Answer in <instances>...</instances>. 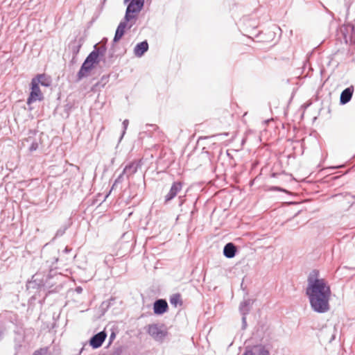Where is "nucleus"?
<instances>
[{
  "instance_id": "nucleus-10",
  "label": "nucleus",
  "mask_w": 355,
  "mask_h": 355,
  "mask_svg": "<svg viewBox=\"0 0 355 355\" xmlns=\"http://www.w3.org/2000/svg\"><path fill=\"white\" fill-rule=\"evenodd\" d=\"M128 21L124 19L123 21H121L116 30L115 35L113 40L114 42L119 41L125 33V30L128 26Z\"/></svg>"
},
{
  "instance_id": "nucleus-22",
  "label": "nucleus",
  "mask_w": 355,
  "mask_h": 355,
  "mask_svg": "<svg viewBox=\"0 0 355 355\" xmlns=\"http://www.w3.org/2000/svg\"><path fill=\"white\" fill-rule=\"evenodd\" d=\"M128 124H129V121L128 119H125L123 121V132H122V135H121V139H122V137L124 136L125 133V131L128 128Z\"/></svg>"
},
{
  "instance_id": "nucleus-26",
  "label": "nucleus",
  "mask_w": 355,
  "mask_h": 355,
  "mask_svg": "<svg viewBox=\"0 0 355 355\" xmlns=\"http://www.w3.org/2000/svg\"><path fill=\"white\" fill-rule=\"evenodd\" d=\"M107 80H108V76H104L101 78V82H103V86L107 82Z\"/></svg>"
},
{
  "instance_id": "nucleus-19",
  "label": "nucleus",
  "mask_w": 355,
  "mask_h": 355,
  "mask_svg": "<svg viewBox=\"0 0 355 355\" xmlns=\"http://www.w3.org/2000/svg\"><path fill=\"white\" fill-rule=\"evenodd\" d=\"M124 175L125 173H123V171H122V173L119 175V177L115 180L113 185H112V189L114 187H116L118 184H121V182H123V180H124Z\"/></svg>"
},
{
  "instance_id": "nucleus-24",
  "label": "nucleus",
  "mask_w": 355,
  "mask_h": 355,
  "mask_svg": "<svg viewBox=\"0 0 355 355\" xmlns=\"http://www.w3.org/2000/svg\"><path fill=\"white\" fill-rule=\"evenodd\" d=\"M66 229H67V227H63V228L59 229L56 232L55 237H58V236H62L64 234Z\"/></svg>"
},
{
  "instance_id": "nucleus-30",
  "label": "nucleus",
  "mask_w": 355,
  "mask_h": 355,
  "mask_svg": "<svg viewBox=\"0 0 355 355\" xmlns=\"http://www.w3.org/2000/svg\"><path fill=\"white\" fill-rule=\"evenodd\" d=\"M132 26V24H131L129 25L128 28H130Z\"/></svg>"
},
{
  "instance_id": "nucleus-4",
  "label": "nucleus",
  "mask_w": 355,
  "mask_h": 355,
  "mask_svg": "<svg viewBox=\"0 0 355 355\" xmlns=\"http://www.w3.org/2000/svg\"><path fill=\"white\" fill-rule=\"evenodd\" d=\"M43 98L39 85H37L36 80H31V92L27 99V104L31 105L33 102L42 100Z\"/></svg>"
},
{
  "instance_id": "nucleus-20",
  "label": "nucleus",
  "mask_w": 355,
  "mask_h": 355,
  "mask_svg": "<svg viewBox=\"0 0 355 355\" xmlns=\"http://www.w3.org/2000/svg\"><path fill=\"white\" fill-rule=\"evenodd\" d=\"M38 146H39V143L37 141L35 140V141H32V143L29 147L30 152L35 151L38 148Z\"/></svg>"
},
{
  "instance_id": "nucleus-17",
  "label": "nucleus",
  "mask_w": 355,
  "mask_h": 355,
  "mask_svg": "<svg viewBox=\"0 0 355 355\" xmlns=\"http://www.w3.org/2000/svg\"><path fill=\"white\" fill-rule=\"evenodd\" d=\"M169 301L170 303L175 306H176L178 304H182L181 296L178 293L173 294V295H171Z\"/></svg>"
},
{
  "instance_id": "nucleus-23",
  "label": "nucleus",
  "mask_w": 355,
  "mask_h": 355,
  "mask_svg": "<svg viewBox=\"0 0 355 355\" xmlns=\"http://www.w3.org/2000/svg\"><path fill=\"white\" fill-rule=\"evenodd\" d=\"M47 348H41L34 352L33 355H46Z\"/></svg>"
},
{
  "instance_id": "nucleus-18",
  "label": "nucleus",
  "mask_w": 355,
  "mask_h": 355,
  "mask_svg": "<svg viewBox=\"0 0 355 355\" xmlns=\"http://www.w3.org/2000/svg\"><path fill=\"white\" fill-rule=\"evenodd\" d=\"M130 1V3H132L134 6H137L139 10H142L144 4V0H124V3Z\"/></svg>"
},
{
  "instance_id": "nucleus-9",
  "label": "nucleus",
  "mask_w": 355,
  "mask_h": 355,
  "mask_svg": "<svg viewBox=\"0 0 355 355\" xmlns=\"http://www.w3.org/2000/svg\"><path fill=\"white\" fill-rule=\"evenodd\" d=\"M243 355H269V352L263 345H255Z\"/></svg>"
},
{
  "instance_id": "nucleus-11",
  "label": "nucleus",
  "mask_w": 355,
  "mask_h": 355,
  "mask_svg": "<svg viewBox=\"0 0 355 355\" xmlns=\"http://www.w3.org/2000/svg\"><path fill=\"white\" fill-rule=\"evenodd\" d=\"M141 10H139L137 6H134L132 3H129L126 8V12L125 15V21H130L132 19L135 18V15L134 13H139Z\"/></svg>"
},
{
  "instance_id": "nucleus-3",
  "label": "nucleus",
  "mask_w": 355,
  "mask_h": 355,
  "mask_svg": "<svg viewBox=\"0 0 355 355\" xmlns=\"http://www.w3.org/2000/svg\"><path fill=\"white\" fill-rule=\"evenodd\" d=\"M148 333L157 341H162L166 336V331L161 329L157 324H151L148 326Z\"/></svg>"
},
{
  "instance_id": "nucleus-2",
  "label": "nucleus",
  "mask_w": 355,
  "mask_h": 355,
  "mask_svg": "<svg viewBox=\"0 0 355 355\" xmlns=\"http://www.w3.org/2000/svg\"><path fill=\"white\" fill-rule=\"evenodd\" d=\"M105 51V46H102L97 48L96 45L94 46V51L87 55L78 72L76 81H80L89 76L91 71L95 67V65L98 64L99 56H103Z\"/></svg>"
},
{
  "instance_id": "nucleus-21",
  "label": "nucleus",
  "mask_w": 355,
  "mask_h": 355,
  "mask_svg": "<svg viewBox=\"0 0 355 355\" xmlns=\"http://www.w3.org/2000/svg\"><path fill=\"white\" fill-rule=\"evenodd\" d=\"M146 131L150 132V131H155L158 130V126L153 124H146Z\"/></svg>"
},
{
  "instance_id": "nucleus-29",
  "label": "nucleus",
  "mask_w": 355,
  "mask_h": 355,
  "mask_svg": "<svg viewBox=\"0 0 355 355\" xmlns=\"http://www.w3.org/2000/svg\"><path fill=\"white\" fill-rule=\"evenodd\" d=\"M76 291L78 293H82V291H83V288H82L81 287L78 286V287H77V288H76Z\"/></svg>"
},
{
  "instance_id": "nucleus-16",
  "label": "nucleus",
  "mask_w": 355,
  "mask_h": 355,
  "mask_svg": "<svg viewBox=\"0 0 355 355\" xmlns=\"http://www.w3.org/2000/svg\"><path fill=\"white\" fill-rule=\"evenodd\" d=\"M37 85H39L40 83L42 85L45 87H49L51 85V80L49 77H47L44 74H39L36 77L33 78L32 80H35Z\"/></svg>"
},
{
  "instance_id": "nucleus-25",
  "label": "nucleus",
  "mask_w": 355,
  "mask_h": 355,
  "mask_svg": "<svg viewBox=\"0 0 355 355\" xmlns=\"http://www.w3.org/2000/svg\"><path fill=\"white\" fill-rule=\"evenodd\" d=\"M242 324H243V329H245L247 326V322H246V315H242Z\"/></svg>"
},
{
  "instance_id": "nucleus-27",
  "label": "nucleus",
  "mask_w": 355,
  "mask_h": 355,
  "mask_svg": "<svg viewBox=\"0 0 355 355\" xmlns=\"http://www.w3.org/2000/svg\"><path fill=\"white\" fill-rule=\"evenodd\" d=\"M115 338V334L112 333L110 336V343H111Z\"/></svg>"
},
{
  "instance_id": "nucleus-5",
  "label": "nucleus",
  "mask_w": 355,
  "mask_h": 355,
  "mask_svg": "<svg viewBox=\"0 0 355 355\" xmlns=\"http://www.w3.org/2000/svg\"><path fill=\"white\" fill-rule=\"evenodd\" d=\"M141 166V160H134L125 166L123 171L127 179L137 173Z\"/></svg>"
},
{
  "instance_id": "nucleus-7",
  "label": "nucleus",
  "mask_w": 355,
  "mask_h": 355,
  "mask_svg": "<svg viewBox=\"0 0 355 355\" xmlns=\"http://www.w3.org/2000/svg\"><path fill=\"white\" fill-rule=\"evenodd\" d=\"M106 336H107V334L103 331L95 334L90 339V341H89L90 345L94 349L100 347L102 345L104 340H105Z\"/></svg>"
},
{
  "instance_id": "nucleus-13",
  "label": "nucleus",
  "mask_w": 355,
  "mask_h": 355,
  "mask_svg": "<svg viewBox=\"0 0 355 355\" xmlns=\"http://www.w3.org/2000/svg\"><path fill=\"white\" fill-rule=\"evenodd\" d=\"M253 301L250 299H247L241 302L239 305V311L242 315H247L252 307Z\"/></svg>"
},
{
  "instance_id": "nucleus-8",
  "label": "nucleus",
  "mask_w": 355,
  "mask_h": 355,
  "mask_svg": "<svg viewBox=\"0 0 355 355\" xmlns=\"http://www.w3.org/2000/svg\"><path fill=\"white\" fill-rule=\"evenodd\" d=\"M168 309V304L165 300H157L153 304V311L156 315H162L167 311Z\"/></svg>"
},
{
  "instance_id": "nucleus-15",
  "label": "nucleus",
  "mask_w": 355,
  "mask_h": 355,
  "mask_svg": "<svg viewBox=\"0 0 355 355\" xmlns=\"http://www.w3.org/2000/svg\"><path fill=\"white\" fill-rule=\"evenodd\" d=\"M353 94V89L350 87L346 88L344 89L341 94L340 98V102L341 104L344 105L347 103L352 98Z\"/></svg>"
},
{
  "instance_id": "nucleus-1",
  "label": "nucleus",
  "mask_w": 355,
  "mask_h": 355,
  "mask_svg": "<svg viewBox=\"0 0 355 355\" xmlns=\"http://www.w3.org/2000/svg\"><path fill=\"white\" fill-rule=\"evenodd\" d=\"M306 295L313 311L324 313L329 311L331 288L326 279L319 277L317 270H313L308 277Z\"/></svg>"
},
{
  "instance_id": "nucleus-12",
  "label": "nucleus",
  "mask_w": 355,
  "mask_h": 355,
  "mask_svg": "<svg viewBox=\"0 0 355 355\" xmlns=\"http://www.w3.org/2000/svg\"><path fill=\"white\" fill-rule=\"evenodd\" d=\"M148 49V44L146 41L138 43L135 49L134 53L137 57H141Z\"/></svg>"
},
{
  "instance_id": "nucleus-28",
  "label": "nucleus",
  "mask_w": 355,
  "mask_h": 355,
  "mask_svg": "<svg viewBox=\"0 0 355 355\" xmlns=\"http://www.w3.org/2000/svg\"><path fill=\"white\" fill-rule=\"evenodd\" d=\"M272 190H275V191H285L284 189L280 188V187H273L272 188Z\"/></svg>"
},
{
  "instance_id": "nucleus-14",
  "label": "nucleus",
  "mask_w": 355,
  "mask_h": 355,
  "mask_svg": "<svg viewBox=\"0 0 355 355\" xmlns=\"http://www.w3.org/2000/svg\"><path fill=\"white\" fill-rule=\"evenodd\" d=\"M236 252V248L232 243H227L223 248V254L225 257L233 258Z\"/></svg>"
},
{
  "instance_id": "nucleus-6",
  "label": "nucleus",
  "mask_w": 355,
  "mask_h": 355,
  "mask_svg": "<svg viewBox=\"0 0 355 355\" xmlns=\"http://www.w3.org/2000/svg\"><path fill=\"white\" fill-rule=\"evenodd\" d=\"M182 184L180 182H174L170 189L169 192L165 196L164 203H168L173 200L178 193L182 190Z\"/></svg>"
}]
</instances>
